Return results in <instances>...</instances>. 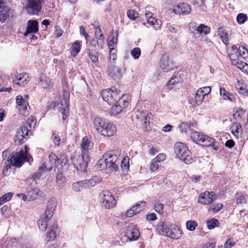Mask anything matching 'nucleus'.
Listing matches in <instances>:
<instances>
[{"instance_id":"nucleus-22","label":"nucleus","mask_w":248,"mask_h":248,"mask_svg":"<svg viewBox=\"0 0 248 248\" xmlns=\"http://www.w3.org/2000/svg\"><path fill=\"white\" fill-rule=\"evenodd\" d=\"M39 85L43 88L50 89L53 87V83L52 79L49 77L41 75L39 78Z\"/></svg>"},{"instance_id":"nucleus-25","label":"nucleus","mask_w":248,"mask_h":248,"mask_svg":"<svg viewBox=\"0 0 248 248\" xmlns=\"http://www.w3.org/2000/svg\"><path fill=\"white\" fill-rule=\"evenodd\" d=\"M101 181L100 178L96 176L92 177L90 179H85L82 180V185L85 188H90L95 186Z\"/></svg>"},{"instance_id":"nucleus-57","label":"nucleus","mask_w":248,"mask_h":248,"mask_svg":"<svg viewBox=\"0 0 248 248\" xmlns=\"http://www.w3.org/2000/svg\"><path fill=\"white\" fill-rule=\"evenodd\" d=\"M96 168L97 169L103 170L106 168V164H105L103 158L100 159L96 164Z\"/></svg>"},{"instance_id":"nucleus-10","label":"nucleus","mask_w":248,"mask_h":248,"mask_svg":"<svg viewBox=\"0 0 248 248\" xmlns=\"http://www.w3.org/2000/svg\"><path fill=\"white\" fill-rule=\"evenodd\" d=\"M100 197L102 203V206L105 208L111 209L116 205V200L112 194L108 191H103L100 194Z\"/></svg>"},{"instance_id":"nucleus-36","label":"nucleus","mask_w":248,"mask_h":248,"mask_svg":"<svg viewBox=\"0 0 248 248\" xmlns=\"http://www.w3.org/2000/svg\"><path fill=\"white\" fill-rule=\"evenodd\" d=\"M122 106L117 103L115 104L111 108L110 113L111 115H116L121 113L122 111Z\"/></svg>"},{"instance_id":"nucleus-15","label":"nucleus","mask_w":248,"mask_h":248,"mask_svg":"<svg viewBox=\"0 0 248 248\" xmlns=\"http://www.w3.org/2000/svg\"><path fill=\"white\" fill-rule=\"evenodd\" d=\"M16 103L20 107L19 110L20 114L23 115H26L28 108H30L28 101L24 99L22 95H19L16 97Z\"/></svg>"},{"instance_id":"nucleus-41","label":"nucleus","mask_w":248,"mask_h":248,"mask_svg":"<svg viewBox=\"0 0 248 248\" xmlns=\"http://www.w3.org/2000/svg\"><path fill=\"white\" fill-rule=\"evenodd\" d=\"M219 224L218 220L215 218L207 221V227L210 230L213 229L216 227H218Z\"/></svg>"},{"instance_id":"nucleus-43","label":"nucleus","mask_w":248,"mask_h":248,"mask_svg":"<svg viewBox=\"0 0 248 248\" xmlns=\"http://www.w3.org/2000/svg\"><path fill=\"white\" fill-rule=\"evenodd\" d=\"M9 15L8 14L7 10L4 8V6H1L0 8V21L1 22L4 21L8 17Z\"/></svg>"},{"instance_id":"nucleus-29","label":"nucleus","mask_w":248,"mask_h":248,"mask_svg":"<svg viewBox=\"0 0 248 248\" xmlns=\"http://www.w3.org/2000/svg\"><path fill=\"white\" fill-rule=\"evenodd\" d=\"M220 94L224 100H228L232 102L235 100L234 96L228 92L224 88H221L220 89Z\"/></svg>"},{"instance_id":"nucleus-7","label":"nucleus","mask_w":248,"mask_h":248,"mask_svg":"<svg viewBox=\"0 0 248 248\" xmlns=\"http://www.w3.org/2000/svg\"><path fill=\"white\" fill-rule=\"evenodd\" d=\"M30 161L29 158L27 157L26 147L25 149L20 150L18 153L11 156L7 160V165L20 167L24 161Z\"/></svg>"},{"instance_id":"nucleus-37","label":"nucleus","mask_w":248,"mask_h":248,"mask_svg":"<svg viewBox=\"0 0 248 248\" xmlns=\"http://www.w3.org/2000/svg\"><path fill=\"white\" fill-rule=\"evenodd\" d=\"M197 31L200 34L204 33L207 34L210 32V29L208 26L201 24L197 28Z\"/></svg>"},{"instance_id":"nucleus-12","label":"nucleus","mask_w":248,"mask_h":248,"mask_svg":"<svg viewBox=\"0 0 248 248\" xmlns=\"http://www.w3.org/2000/svg\"><path fill=\"white\" fill-rule=\"evenodd\" d=\"M101 95L103 100L109 104H114L119 97L116 92L109 89L103 90Z\"/></svg>"},{"instance_id":"nucleus-2","label":"nucleus","mask_w":248,"mask_h":248,"mask_svg":"<svg viewBox=\"0 0 248 248\" xmlns=\"http://www.w3.org/2000/svg\"><path fill=\"white\" fill-rule=\"evenodd\" d=\"M36 124L35 117H31L23 124L21 130L17 132L15 137V141L17 144H22L24 142V139H27L29 135L31 134V130L33 129Z\"/></svg>"},{"instance_id":"nucleus-60","label":"nucleus","mask_w":248,"mask_h":248,"mask_svg":"<svg viewBox=\"0 0 248 248\" xmlns=\"http://www.w3.org/2000/svg\"><path fill=\"white\" fill-rule=\"evenodd\" d=\"M166 155L165 154L161 153L158 155L154 160L157 162H160L164 161L166 159Z\"/></svg>"},{"instance_id":"nucleus-23","label":"nucleus","mask_w":248,"mask_h":248,"mask_svg":"<svg viewBox=\"0 0 248 248\" xmlns=\"http://www.w3.org/2000/svg\"><path fill=\"white\" fill-rule=\"evenodd\" d=\"M28 196L29 198V201H34L41 198H44L45 196L44 192L40 191L38 188H35L29 191Z\"/></svg>"},{"instance_id":"nucleus-53","label":"nucleus","mask_w":248,"mask_h":248,"mask_svg":"<svg viewBox=\"0 0 248 248\" xmlns=\"http://www.w3.org/2000/svg\"><path fill=\"white\" fill-rule=\"evenodd\" d=\"M247 18V16L243 13L239 14L237 16V21L239 24L244 23Z\"/></svg>"},{"instance_id":"nucleus-61","label":"nucleus","mask_w":248,"mask_h":248,"mask_svg":"<svg viewBox=\"0 0 248 248\" xmlns=\"http://www.w3.org/2000/svg\"><path fill=\"white\" fill-rule=\"evenodd\" d=\"M104 37L102 34H101L99 37L98 38V40L96 41L95 40H92L90 42V45L91 46L93 47H95L96 46V43H98L99 41H100V43L103 42Z\"/></svg>"},{"instance_id":"nucleus-19","label":"nucleus","mask_w":248,"mask_h":248,"mask_svg":"<svg viewBox=\"0 0 248 248\" xmlns=\"http://www.w3.org/2000/svg\"><path fill=\"white\" fill-rule=\"evenodd\" d=\"M57 108L62 113V120L63 121L66 120L69 110L68 101L65 98L62 99L61 103L58 104Z\"/></svg>"},{"instance_id":"nucleus-59","label":"nucleus","mask_w":248,"mask_h":248,"mask_svg":"<svg viewBox=\"0 0 248 248\" xmlns=\"http://www.w3.org/2000/svg\"><path fill=\"white\" fill-rule=\"evenodd\" d=\"M235 245V242L232 239L230 238L226 241L224 244L225 248H232Z\"/></svg>"},{"instance_id":"nucleus-49","label":"nucleus","mask_w":248,"mask_h":248,"mask_svg":"<svg viewBox=\"0 0 248 248\" xmlns=\"http://www.w3.org/2000/svg\"><path fill=\"white\" fill-rule=\"evenodd\" d=\"M59 157L56 156V155L53 153L50 154L48 156L49 162L51 164H54L56 167H57V159Z\"/></svg>"},{"instance_id":"nucleus-9","label":"nucleus","mask_w":248,"mask_h":248,"mask_svg":"<svg viewBox=\"0 0 248 248\" xmlns=\"http://www.w3.org/2000/svg\"><path fill=\"white\" fill-rule=\"evenodd\" d=\"M211 91V88L209 86L200 88L195 93L194 100L190 101V99H189L190 104L192 106L196 105L198 106H200L202 104L205 96L210 93Z\"/></svg>"},{"instance_id":"nucleus-39","label":"nucleus","mask_w":248,"mask_h":248,"mask_svg":"<svg viewBox=\"0 0 248 248\" xmlns=\"http://www.w3.org/2000/svg\"><path fill=\"white\" fill-rule=\"evenodd\" d=\"M238 52L239 48L235 45L232 46L231 48V52L229 53L231 59L235 60L238 56Z\"/></svg>"},{"instance_id":"nucleus-6","label":"nucleus","mask_w":248,"mask_h":248,"mask_svg":"<svg viewBox=\"0 0 248 248\" xmlns=\"http://www.w3.org/2000/svg\"><path fill=\"white\" fill-rule=\"evenodd\" d=\"M106 164V169L109 172L115 173L119 170V160L117 155L112 152H107L102 156Z\"/></svg>"},{"instance_id":"nucleus-42","label":"nucleus","mask_w":248,"mask_h":248,"mask_svg":"<svg viewBox=\"0 0 248 248\" xmlns=\"http://www.w3.org/2000/svg\"><path fill=\"white\" fill-rule=\"evenodd\" d=\"M223 205L222 203H215L211 205L209 208L208 211H213L214 212H218L221 209H222Z\"/></svg>"},{"instance_id":"nucleus-21","label":"nucleus","mask_w":248,"mask_h":248,"mask_svg":"<svg viewBox=\"0 0 248 248\" xmlns=\"http://www.w3.org/2000/svg\"><path fill=\"white\" fill-rule=\"evenodd\" d=\"M38 31V22L36 20H29L27 23V30L24 35L27 36L31 33H36Z\"/></svg>"},{"instance_id":"nucleus-38","label":"nucleus","mask_w":248,"mask_h":248,"mask_svg":"<svg viewBox=\"0 0 248 248\" xmlns=\"http://www.w3.org/2000/svg\"><path fill=\"white\" fill-rule=\"evenodd\" d=\"M117 103H118L119 104L121 105L122 106V108L127 107L129 104L128 95H122L121 97L119 99Z\"/></svg>"},{"instance_id":"nucleus-28","label":"nucleus","mask_w":248,"mask_h":248,"mask_svg":"<svg viewBox=\"0 0 248 248\" xmlns=\"http://www.w3.org/2000/svg\"><path fill=\"white\" fill-rule=\"evenodd\" d=\"M56 183L59 188H61L65 185L66 179L65 177L62 174V172H57L56 176Z\"/></svg>"},{"instance_id":"nucleus-47","label":"nucleus","mask_w":248,"mask_h":248,"mask_svg":"<svg viewBox=\"0 0 248 248\" xmlns=\"http://www.w3.org/2000/svg\"><path fill=\"white\" fill-rule=\"evenodd\" d=\"M198 226V224L196 221L189 220L186 223V228L190 231H193Z\"/></svg>"},{"instance_id":"nucleus-64","label":"nucleus","mask_w":248,"mask_h":248,"mask_svg":"<svg viewBox=\"0 0 248 248\" xmlns=\"http://www.w3.org/2000/svg\"><path fill=\"white\" fill-rule=\"evenodd\" d=\"M247 200L245 197L243 195L239 196L236 200V203L237 204H242V203H246Z\"/></svg>"},{"instance_id":"nucleus-18","label":"nucleus","mask_w":248,"mask_h":248,"mask_svg":"<svg viewBox=\"0 0 248 248\" xmlns=\"http://www.w3.org/2000/svg\"><path fill=\"white\" fill-rule=\"evenodd\" d=\"M86 155H82L81 156H79L77 160V163H74L75 167L77 170L81 172H84L88 165L89 157L86 159Z\"/></svg>"},{"instance_id":"nucleus-44","label":"nucleus","mask_w":248,"mask_h":248,"mask_svg":"<svg viewBox=\"0 0 248 248\" xmlns=\"http://www.w3.org/2000/svg\"><path fill=\"white\" fill-rule=\"evenodd\" d=\"M13 195V193L8 192L4 195H3L2 197L0 198V205L3 204L5 202H7L10 201L12 198Z\"/></svg>"},{"instance_id":"nucleus-58","label":"nucleus","mask_w":248,"mask_h":248,"mask_svg":"<svg viewBox=\"0 0 248 248\" xmlns=\"http://www.w3.org/2000/svg\"><path fill=\"white\" fill-rule=\"evenodd\" d=\"M51 138L55 145H60L61 142V139L57 134L53 133Z\"/></svg>"},{"instance_id":"nucleus-24","label":"nucleus","mask_w":248,"mask_h":248,"mask_svg":"<svg viewBox=\"0 0 248 248\" xmlns=\"http://www.w3.org/2000/svg\"><path fill=\"white\" fill-rule=\"evenodd\" d=\"M231 130L232 134L237 139L240 137L243 133V128L240 123L233 122L231 127Z\"/></svg>"},{"instance_id":"nucleus-34","label":"nucleus","mask_w":248,"mask_h":248,"mask_svg":"<svg viewBox=\"0 0 248 248\" xmlns=\"http://www.w3.org/2000/svg\"><path fill=\"white\" fill-rule=\"evenodd\" d=\"M190 126L194 127V124H190L187 122H183L180 124L179 127L181 133L186 134L187 129H189Z\"/></svg>"},{"instance_id":"nucleus-54","label":"nucleus","mask_w":248,"mask_h":248,"mask_svg":"<svg viewBox=\"0 0 248 248\" xmlns=\"http://www.w3.org/2000/svg\"><path fill=\"white\" fill-rule=\"evenodd\" d=\"M131 54L135 59H138L140 55V49L139 47H135L131 50Z\"/></svg>"},{"instance_id":"nucleus-50","label":"nucleus","mask_w":248,"mask_h":248,"mask_svg":"<svg viewBox=\"0 0 248 248\" xmlns=\"http://www.w3.org/2000/svg\"><path fill=\"white\" fill-rule=\"evenodd\" d=\"M127 15L130 19L134 20L138 17L139 14L134 10H130L127 11Z\"/></svg>"},{"instance_id":"nucleus-27","label":"nucleus","mask_w":248,"mask_h":248,"mask_svg":"<svg viewBox=\"0 0 248 248\" xmlns=\"http://www.w3.org/2000/svg\"><path fill=\"white\" fill-rule=\"evenodd\" d=\"M127 236L130 240H136L140 237V232L136 227H130L127 232Z\"/></svg>"},{"instance_id":"nucleus-13","label":"nucleus","mask_w":248,"mask_h":248,"mask_svg":"<svg viewBox=\"0 0 248 248\" xmlns=\"http://www.w3.org/2000/svg\"><path fill=\"white\" fill-rule=\"evenodd\" d=\"M217 199V196L213 192L205 191L201 193L199 197L198 202L202 204H208Z\"/></svg>"},{"instance_id":"nucleus-11","label":"nucleus","mask_w":248,"mask_h":248,"mask_svg":"<svg viewBox=\"0 0 248 248\" xmlns=\"http://www.w3.org/2000/svg\"><path fill=\"white\" fill-rule=\"evenodd\" d=\"M160 67L164 72H169L174 69L176 66L170 59L169 55L167 54H164L161 58Z\"/></svg>"},{"instance_id":"nucleus-33","label":"nucleus","mask_w":248,"mask_h":248,"mask_svg":"<svg viewBox=\"0 0 248 248\" xmlns=\"http://www.w3.org/2000/svg\"><path fill=\"white\" fill-rule=\"evenodd\" d=\"M147 22L150 25L153 26L155 30H158L160 29L161 26V21L153 17H151L150 19H148Z\"/></svg>"},{"instance_id":"nucleus-30","label":"nucleus","mask_w":248,"mask_h":248,"mask_svg":"<svg viewBox=\"0 0 248 248\" xmlns=\"http://www.w3.org/2000/svg\"><path fill=\"white\" fill-rule=\"evenodd\" d=\"M57 167L58 168V169H61L62 171H63V170L64 169L63 167L66 166L67 162V158L66 156L64 155H61L57 159Z\"/></svg>"},{"instance_id":"nucleus-14","label":"nucleus","mask_w":248,"mask_h":248,"mask_svg":"<svg viewBox=\"0 0 248 248\" xmlns=\"http://www.w3.org/2000/svg\"><path fill=\"white\" fill-rule=\"evenodd\" d=\"M41 0H30L26 6L28 13L30 15L37 14L41 10Z\"/></svg>"},{"instance_id":"nucleus-26","label":"nucleus","mask_w":248,"mask_h":248,"mask_svg":"<svg viewBox=\"0 0 248 248\" xmlns=\"http://www.w3.org/2000/svg\"><path fill=\"white\" fill-rule=\"evenodd\" d=\"M29 81V78L27 74L21 73L17 75L14 82L19 86H24Z\"/></svg>"},{"instance_id":"nucleus-52","label":"nucleus","mask_w":248,"mask_h":248,"mask_svg":"<svg viewBox=\"0 0 248 248\" xmlns=\"http://www.w3.org/2000/svg\"><path fill=\"white\" fill-rule=\"evenodd\" d=\"M237 67L243 71H246L248 73V64L243 62H237Z\"/></svg>"},{"instance_id":"nucleus-48","label":"nucleus","mask_w":248,"mask_h":248,"mask_svg":"<svg viewBox=\"0 0 248 248\" xmlns=\"http://www.w3.org/2000/svg\"><path fill=\"white\" fill-rule=\"evenodd\" d=\"M238 54L244 58H248V50L243 46H239Z\"/></svg>"},{"instance_id":"nucleus-40","label":"nucleus","mask_w":248,"mask_h":248,"mask_svg":"<svg viewBox=\"0 0 248 248\" xmlns=\"http://www.w3.org/2000/svg\"><path fill=\"white\" fill-rule=\"evenodd\" d=\"M80 45L79 42L76 41L73 44L72 51L71 54L74 57H75L77 54L80 51Z\"/></svg>"},{"instance_id":"nucleus-45","label":"nucleus","mask_w":248,"mask_h":248,"mask_svg":"<svg viewBox=\"0 0 248 248\" xmlns=\"http://www.w3.org/2000/svg\"><path fill=\"white\" fill-rule=\"evenodd\" d=\"M88 55L91 61L95 63L98 61V56L97 53L95 51H93L89 49V51L88 52Z\"/></svg>"},{"instance_id":"nucleus-35","label":"nucleus","mask_w":248,"mask_h":248,"mask_svg":"<svg viewBox=\"0 0 248 248\" xmlns=\"http://www.w3.org/2000/svg\"><path fill=\"white\" fill-rule=\"evenodd\" d=\"M57 229V225H55L51 229V231L46 234V239L47 241H51L54 239L56 237V231L55 230Z\"/></svg>"},{"instance_id":"nucleus-3","label":"nucleus","mask_w":248,"mask_h":248,"mask_svg":"<svg viewBox=\"0 0 248 248\" xmlns=\"http://www.w3.org/2000/svg\"><path fill=\"white\" fill-rule=\"evenodd\" d=\"M57 205V202L54 198L49 199L47 202L45 213L38 221V225L40 230L42 231H46L47 227V221L52 218Z\"/></svg>"},{"instance_id":"nucleus-46","label":"nucleus","mask_w":248,"mask_h":248,"mask_svg":"<svg viewBox=\"0 0 248 248\" xmlns=\"http://www.w3.org/2000/svg\"><path fill=\"white\" fill-rule=\"evenodd\" d=\"M82 181H80L74 183L72 185V189L76 192H79L83 189H84V187L83 186V185H82Z\"/></svg>"},{"instance_id":"nucleus-20","label":"nucleus","mask_w":248,"mask_h":248,"mask_svg":"<svg viewBox=\"0 0 248 248\" xmlns=\"http://www.w3.org/2000/svg\"><path fill=\"white\" fill-rule=\"evenodd\" d=\"M93 145V142L90 141L87 137H85L82 139L81 143L82 155H85L86 159L89 157L88 152L89 150L92 149Z\"/></svg>"},{"instance_id":"nucleus-8","label":"nucleus","mask_w":248,"mask_h":248,"mask_svg":"<svg viewBox=\"0 0 248 248\" xmlns=\"http://www.w3.org/2000/svg\"><path fill=\"white\" fill-rule=\"evenodd\" d=\"M191 137L193 141L203 146H212L215 142L214 139L197 131L192 132Z\"/></svg>"},{"instance_id":"nucleus-56","label":"nucleus","mask_w":248,"mask_h":248,"mask_svg":"<svg viewBox=\"0 0 248 248\" xmlns=\"http://www.w3.org/2000/svg\"><path fill=\"white\" fill-rule=\"evenodd\" d=\"M117 58L116 50L115 48H109V59L114 61Z\"/></svg>"},{"instance_id":"nucleus-1","label":"nucleus","mask_w":248,"mask_h":248,"mask_svg":"<svg viewBox=\"0 0 248 248\" xmlns=\"http://www.w3.org/2000/svg\"><path fill=\"white\" fill-rule=\"evenodd\" d=\"M93 124L97 133L103 136H112L117 131L116 127L114 124L102 118H94L93 120Z\"/></svg>"},{"instance_id":"nucleus-51","label":"nucleus","mask_w":248,"mask_h":248,"mask_svg":"<svg viewBox=\"0 0 248 248\" xmlns=\"http://www.w3.org/2000/svg\"><path fill=\"white\" fill-rule=\"evenodd\" d=\"M117 37H115L114 35H113L111 40H110L108 43V45L109 48H115L117 44Z\"/></svg>"},{"instance_id":"nucleus-4","label":"nucleus","mask_w":248,"mask_h":248,"mask_svg":"<svg viewBox=\"0 0 248 248\" xmlns=\"http://www.w3.org/2000/svg\"><path fill=\"white\" fill-rule=\"evenodd\" d=\"M157 230L160 235H166L172 239H178L182 236V231L175 224L168 225L161 222L157 225Z\"/></svg>"},{"instance_id":"nucleus-55","label":"nucleus","mask_w":248,"mask_h":248,"mask_svg":"<svg viewBox=\"0 0 248 248\" xmlns=\"http://www.w3.org/2000/svg\"><path fill=\"white\" fill-rule=\"evenodd\" d=\"M51 170L52 167L47 168L44 164H42L39 167L38 171H39L41 174H43Z\"/></svg>"},{"instance_id":"nucleus-31","label":"nucleus","mask_w":248,"mask_h":248,"mask_svg":"<svg viewBox=\"0 0 248 248\" xmlns=\"http://www.w3.org/2000/svg\"><path fill=\"white\" fill-rule=\"evenodd\" d=\"M218 32L222 42L226 45H228L229 43L228 34L224 29L222 27L219 28Z\"/></svg>"},{"instance_id":"nucleus-32","label":"nucleus","mask_w":248,"mask_h":248,"mask_svg":"<svg viewBox=\"0 0 248 248\" xmlns=\"http://www.w3.org/2000/svg\"><path fill=\"white\" fill-rule=\"evenodd\" d=\"M145 204L146 202L145 201H140L137 203L136 205L132 207L131 209L136 215L143 210V207L145 206Z\"/></svg>"},{"instance_id":"nucleus-62","label":"nucleus","mask_w":248,"mask_h":248,"mask_svg":"<svg viewBox=\"0 0 248 248\" xmlns=\"http://www.w3.org/2000/svg\"><path fill=\"white\" fill-rule=\"evenodd\" d=\"M243 114L244 111L242 109H237L234 112L233 117L235 119H238L239 118H242Z\"/></svg>"},{"instance_id":"nucleus-5","label":"nucleus","mask_w":248,"mask_h":248,"mask_svg":"<svg viewBox=\"0 0 248 248\" xmlns=\"http://www.w3.org/2000/svg\"><path fill=\"white\" fill-rule=\"evenodd\" d=\"M174 151L176 156L186 164H189L193 162L191 156V153L187 147L183 143L179 142L174 145Z\"/></svg>"},{"instance_id":"nucleus-63","label":"nucleus","mask_w":248,"mask_h":248,"mask_svg":"<svg viewBox=\"0 0 248 248\" xmlns=\"http://www.w3.org/2000/svg\"><path fill=\"white\" fill-rule=\"evenodd\" d=\"M158 169V165L157 162L155 161L154 159L152 160L151 162V164L150 166V170L151 171L154 172L157 170Z\"/></svg>"},{"instance_id":"nucleus-17","label":"nucleus","mask_w":248,"mask_h":248,"mask_svg":"<svg viewBox=\"0 0 248 248\" xmlns=\"http://www.w3.org/2000/svg\"><path fill=\"white\" fill-rule=\"evenodd\" d=\"M191 11L190 6L186 3H180L173 7V12L178 15H188Z\"/></svg>"},{"instance_id":"nucleus-16","label":"nucleus","mask_w":248,"mask_h":248,"mask_svg":"<svg viewBox=\"0 0 248 248\" xmlns=\"http://www.w3.org/2000/svg\"><path fill=\"white\" fill-rule=\"evenodd\" d=\"M107 73L111 78L118 80L122 76V70L113 65H111L108 67Z\"/></svg>"}]
</instances>
